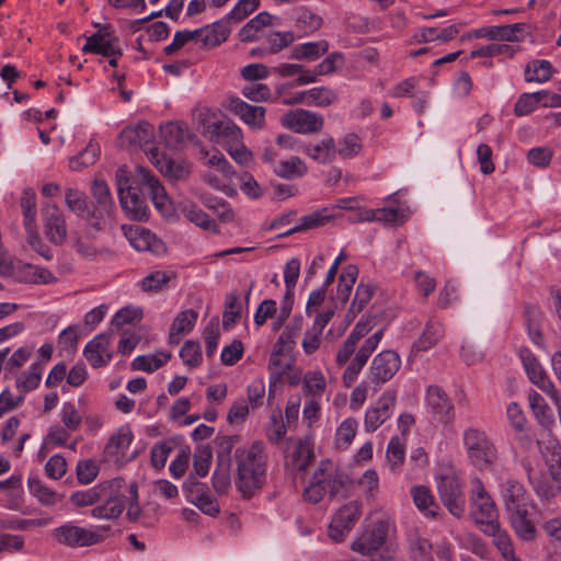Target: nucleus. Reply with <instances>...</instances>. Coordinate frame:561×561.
Wrapping results in <instances>:
<instances>
[{
  "instance_id": "nucleus-27",
  "label": "nucleus",
  "mask_w": 561,
  "mask_h": 561,
  "mask_svg": "<svg viewBox=\"0 0 561 561\" xmlns=\"http://www.w3.org/2000/svg\"><path fill=\"white\" fill-rule=\"evenodd\" d=\"M196 31H199L197 42L202 43L204 47H216L227 41L231 28L229 26V20H227L226 16L224 20L197 28Z\"/></svg>"
},
{
  "instance_id": "nucleus-48",
  "label": "nucleus",
  "mask_w": 561,
  "mask_h": 561,
  "mask_svg": "<svg viewBox=\"0 0 561 561\" xmlns=\"http://www.w3.org/2000/svg\"><path fill=\"white\" fill-rule=\"evenodd\" d=\"M325 390L327 378L321 370H309L304 374L302 391L306 396L320 400Z\"/></svg>"
},
{
  "instance_id": "nucleus-28",
  "label": "nucleus",
  "mask_w": 561,
  "mask_h": 561,
  "mask_svg": "<svg viewBox=\"0 0 561 561\" xmlns=\"http://www.w3.org/2000/svg\"><path fill=\"white\" fill-rule=\"evenodd\" d=\"M482 531L492 537L493 545L496 547L504 561H522L515 554V549L510 535L506 530L500 527L499 523L489 524L488 527L482 528Z\"/></svg>"
},
{
  "instance_id": "nucleus-60",
  "label": "nucleus",
  "mask_w": 561,
  "mask_h": 561,
  "mask_svg": "<svg viewBox=\"0 0 561 561\" xmlns=\"http://www.w3.org/2000/svg\"><path fill=\"white\" fill-rule=\"evenodd\" d=\"M231 178L232 176L224 178V175L216 170L206 171L203 175V180L206 184L228 196H233L236 194V190L231 184Z\"/></svg>"
},
{
  "instance_id": "nucleus-26",
  "label": "nucleus",
  "mask_w": 561,
  "mask_h": 561,
  "mask_svg": "<svg viewBox=\"0 0 561 561\" xmlns=\"http://www.w3.org/2000/svg\"><path fill=\"white\" fill-rule=\"evenodd\" d=\"M426 404L431 411L444 421L454 419V404L447 393L438 386H430L426 391Z\"/></svg>"
},
{
  "instance_id": "nucleus-64",
  "label": "nucleus",
  "mask_w": 561,
  "mask_h": 561,
  "mask_svg": "<svg viewBox=\"0 0 561 561\" xmlns=\"http://www.w3.org/2000/svg\"><path fill=\"white\" fill-rule=\"evenodd\" d=\"M180 357L190 368L198 367L203 362L202 348L196 341H186L180 350Z\"/></svg>"
},
{
  "instance_id": "nucleus-57",
  "label": "nucleus",
  "mask_w": 561,
  "mask_h": 561,
  "mask_svg": "<svg viewBox=\"0 0 561 561\" xmlns=\"http://www.w3.org/2000/svg\"><path fill=\"white\" fill-rule=\"evenodd\" d=\"M409 552L414 561H426L431 558L432 543L417 533H411L408 538Z\"/></svg>"
},
{
  "instance_id": "nucleus-20",
  "label": "nucleus",
  "mask_w": 561,
  "mask_h": 561,
  "mask_svg": "<svg viewBox=\"0 0 561 561\" xmlns=\"http://www.w3.org/2000/svg\"><path fill=\"white\" fill-rule=\"evenodd\" d=\"M154 138V128L147 122H139L125 127L117 138L121 148L141 147L151 142Z\"/></svg>"
},
{
  "instance_id": "nucleus-4",
  "label": "nucleus",
  "mask_w": 561,
  "mask_h": 561,
  "mask_svg": "<svg viewBox=\"0 0 561 561\" xmlns=\"http://www.w3.org/2000/svg\"><path fill=\"white\" fill-rule=\"evenodd\" d=\"M347 477L329 459L321 460L317 466L309 485L305 489V499L310 503H319L329 495L331 499L344 495Z\"/></svg>"
},
{
  "instance_id": "nucleus-41",
  "label": "nucleus",
  "mask_w": 561,
  "mask_h": 561,
  "mask_svg": "<svg viewBox=\"0 0 561 561\" xmlns=\"http://www.w3.org/2000/svg\"><path fill=\"white\" fill-rule=\"evenodd\" d=\"M83 51L100 54L107 57L113 54H121V48L117 38L107 37L99 33L88 38L83 46Z\"/></svg>"
},
{
  "instance_id": "nucleus-54",
  "label": "nucleus",
  "mask_w": 561,
  "mask_h": 561,
  "mask_svg": "<svg viewBox=\"0 0 561 561\" xmlns=\"http://www.w3.org/2000/svg\"><path fill=\"white\" fill-rule=\"evenodd\" d=\"M358 422L355 417H346L341 422L335 432V446L346 449L356 436Z\"/></svg>"
},
{
  "instance_id": "nucleus-42",
  "label": "nucleus",
  "mask_w": 561,
  "mask_h": 561,
  "mask_svg": "<svg viewBox=\"0 0 561 561\" xmlns=\"http://www.w3.org/2000/svg\"><path fill=\"white\" fill-rule=\"evenodd\" d=\"M171 358V353L168 351H158L154 354L139 355L131 362V369L153 373L164 366Z\"/></svg>"
},
{
  "instance_id": "nucleus-34",
  "label": "nucleus",
  "mask_w": 561,
  "mask_h": 561,
  "mask_svg": "<svg viewBox=\"0 0 561 561\" xmlns=\"http://www.w3.org/2000/svg\"><path fill=\"white\" fill-rule=\"evenodd\" d=\"M197 312L193 309L180 312L170 327L169 342L171 344H178L182 335H185L193 330L197 321Z\"/></svg>"
},
{
  "instance_id": "nucleus-61",
  "label": "nucleus",
  "mask_w": 561,
  "mask_h": 561,
  "mask_svg": "<svg viewBox=\"0 0 561 561\" xmlns=\"http://www.w3.org/2000/svg\"><path fill=\"white\" fill-rule=\"evenodd\" d=\"M65 203L69 210L85 219L90 208L87 205L85 194L79 190L68 188L65 194Z\"/></svg>"
},
{
  "instance_id": "nucleus-47",
  "label": "nucleus",
  "mask_w": 561,
  "mask_h": 561,
  "mask_svg": "<svg viewBox=\"0 0 561 561\" xmlns=\"http://www.w3.org/2000/svg\"><path fill=\"white\" fill-rule=\"evenodd\" d=\"M553 76V67L549 60L536 59L525 67V80L527 82L545 83Z\"/></svg>"
},
{
  "instance_id": "nucleus-15",
  "label": "nucleus",
  "mask_w": 561,
  "mask_h": 561,
  "mask_svg": "<svg viewBox=\"0 0 561 561\" xmlns=\"http://www.w3.org/2000/svg\"><path fill=\"white\" fill-rule=\"evenodd\" d=\"M362 514V504L351 501L343 505L334 515L330 526L329 536L336 542L342 541L351 531Z\"/></svg>"
},
{
  "instance_id": "nucleus-12",
  "label": "nucleus",
  "mask_w": 561,
  "mask_h": 561,
  "mask_svg": "<svg viewBox=\"0 0 561 561\" xmlns=\"http://www.w3.org/2000/svg\"><path fill=\"white\" fill-rule=\"evenodd\" d=\"M400 367L401 358L394 351H382L373 358L367 378L371 385L379 388L392 379Z\"/></svg>"
},
{
  "instance_id": "nucleus-43",
  "label": "nucleus",
  "mask_w": 561,
  "mask_h": 561,
  "mask_svg": "<svg viewBox=\"0 0 561 561\" xmlns=\"http://www.w3.org/2000/svg\"><path fill=\"white\" fill-rule=\"evenodd\" d=\"M528 402L540 425L543 427H550L554 423L552 410L540 393L535 390H530L528 393Z\"/></svg>"
},
{
  "instance_id": "nucleus-36",
  "label": "nucleus",
  "mask_w": 561,
  "mask_h": 561,
  "mask_svg": "<svg viewBox=\"0 0 561 561\" xmlns=\"http://www.w3.org/2000/svg\"><path fill=\"white\" fill-rule=\"evenodd\" d=\"M411 496L416 508L426 517H436L439 510L431 490L425 485L411 488Z\"/></svg>"
},
{
  "instance_id": "nucleus-56",
  "label": "nucleus",
  "mask_w": 561,
  "mask_h": 561,
  "mask_svg": "<svg viewBox=\"0 0 561 561\" xmlns=\"http://www.w3.org/2000/svg\"><path fill=\"white\" fill-rule=\"evenodd\" d=\"M405 459V439L402 436H393L387 446V460L391 471H397Z\"/></svg>"
},
{
  "instance_id": "nucleus-7",
  "label": "nucleus",
  "mask_w": 561,
  "mask_h": 561,
  "mask_svg": "<svg viewBox=\"0 0 561 561\" xmlns=\"http://www.w3.org/2000/svg\"><path fill=\"white\" fill-rule=\"evenodd\" d=\"M93 204L87 213V222L96 230L104 229L114 218L115 204L107 183L94 180L91 187Z\"/></svg>"
},
{
  "instance_id": "nucleus-22",
  "label": "nucleus",
  "mask_w": 561,
  "mask_h": 561,
  "mask_svg": "<svg viewBox=\"0 0 561 561\" xmlns=\"http://www.w3.org/2000/svg\"><path fill=\"white\" fill-rule=\"evenodd\" d=\"M124 234L127 238L130 245L137 251H149L152 253H159L163 243L159 240L151 231L140 226H133L129 228L123 227Z\"/></svg>"
},
{
  "instance_id": "nucleus-18",
  "label": "nucleus",
  "mask_w": 561,
  "mask_h": 561,
  "mask_svg": "<svg viewBox=\"0 0 561 561\" xmlns=\"http://www.w3.org/2000/svg\"><path fill=\"white\" fill-rule=\"evenodd\" d=\"M286 463L294 470L305 471L313 460V444L310 437L288 439Z\"/></svg>"
},
{
  "instance_id": "nucleus-40",
  "label": "nucleus",
  "mask_w": 561,
  "mask_h": 561,
  "mask_svg": "<svg viewBox=\"0 0 561 561\" xmlns=\"http://www.w3.org/2000/svg\"><path fill=\"white\" fill-rule=\"evenodd\" d=\"M507 514L513 529L520 539L528 541L535 538L536 529L528 518L527 505Z\"/></svg>"
},
{
  "instance_id": "nucleus-13",
  "label": "nucleus",
  "mask_w": 561,
  "mask_h": 561,
  "mask_svg": "<svg viewBox=\"0 0 561 561\" xmlns=\"http://www.w3.org/2000/svg\"><path fill=\"white\" fill-rule=\"evenodd\" d=\"M391 524L388 520H377L367 527L352 543V549L363 556H370L379 550L388 537Z\"/></svg>"
},
{
  "instance_id": "nucleus-35",
  "label": "nucleus",
  "mask_w": 561,
  "mask_h": 561,
  "mask_svg": "<svg viewBox=\"0 0 561 561\" xmlns=\"http://www.w3.org/2000/svg\"><path fill=\"white\" fill-rule=\"evenodd\" d=\"M273 71L280 77H296V79L288 83L289 87L305 85L317 81V73L311 70H306L298 64H280L273 68Z\"/></svg>"
},
{
  "instance_id": "nucleus-50",
  "label": "nucleus",
  "mask_w": 561,
  "mask_h": 561,
  "mask_svg": "<svg viewBox=\"0 0 561 561\" xmlns=\"http://www.w3.org/2000/svg\"><path fill=\"white\" fill-rule=\"evenodd\" d=\"M273 16L267 12H261L251 19L240 31L239 38L241 42H253L257 37V33L265 26L272 25Z\"/></svg>"
},
{
  "instance_id": "nucleus-8",
  "label": "nucleus",
  "mask_w": 561,
  "mask_h": 561,
  "mask_svg": "<svg viewBox=\"0 0 561 561\" xmlns=\"http://www.w3.org/2000/svg\"><path fill=\"white\" fill-rule=\"evenodd\" d=\"M202 133L211 141L224 144L228 148L242 141L240 127L228 119H220L209 110L199 113Z\"/></svg>"
},
{
  "instance_id": "nucleus-62",
  "label": "nucleus",
  "mask_w": 561,
  "mask_h": 561,
  "mask_svg": "<svg viewBox=\"0 0 561 561\" xmlns=\"http://www.w3.org/2000/svg\"><path fill=\"white\" fill-rule=\"evenodd\" d=\"M204 164L210 167L213 170H216L217 172L221 173L224 178L226 176H232L234 174L232 167L228 162V160L225 158V156L214 149L211 151H206L204 153Z\"/></svg>"
},
{
  "instance_id": "nucleus-37",
  "label": "nucleus",
  "mask_w": 561,
  "mask_h": 561,
  "mask_svg": "<svg viewBox=\"0 0 561 561\" xmlns=\"http://www.w3.org/2000/svg\"><path fill=\"white\" fill-rule=\"evenodd\" d=\"M295 358L291 354L272 350L268 359L270 380L277 382L293 368Z\"/></svg>"
},
{
  "instance_id": "nucleus-25",
  "label": "nucleus",
  "mask_w": 561,
  "mask_h": 561,
  "mask_svg": "<svg viewBox=\"0 0 561 561\" xmlns=\"http://www.w3.org/2000/svg\"><path fill=\"white\" fill-rule=\"evenodd\" d=\"M83 354L90 365L94 368H100L107 365L112 359L108 336L105 334L96 335L93 340L88 342Z\"/></svg>"
},
{
  "instance_id": "nucleus-24",
  "label": "nucleus",
  "mask_w": 561,
  "mask_h": 561,
  "mask_svg": "<svg viewBox=\"0 0 561 561\" xmlns=\"http://www.w3.org/2000/svg\"><path fill=\"white\" fill-rule=\"evenodd\" d=\"M185 491L187 500L203 513L214 516L219 512L217 501L211 496L204 483L186 482Z\"/></svg>"
},
{
  "instance_id": "nucleus-16",
  "label": "nucleus",
  "mask_w": 561,
  "mask_h": 561,
  "mask_svg": "<svg viewBox=\"0 0 561 561\" xmlns=\"http://www.w3.org/2000/svg\"><path fill=\"white\" fill-rule=\"evenodd\" d=\"M323 122L322 115L304 108L289 111L280 118L285 128L298 134L318 133L322 129Z\"/></svg>"
},
{
  "instance_id": "nucleus-23",
  "label": "nucleus",
  "mask_w": 561,
  "mask_h": 561,
  "mask_svg": "<svg viewBox=\"0 0 561 561\" xmlns=\"http://www.w3.org/2000/svg\"><path fill=\"white\" fill-rule=\"evenodd\" d=\"M148 156L151 163L170 179L183 180L190 175V165L183 160L169 159L161 154L158 149H151Z\"/></svg>"
},
{
  "instance_id": "nucleus-30",
  "label": "nucleus",
  "mask_w": 561,
  "mask_h": 561,
  "mask_svg": "<svg viewBox=\"0 0 561 561\" xmlns=\"http://www.w3.org/2000/svg\"><path fill=\"white\" fill-rule=\"evenodd\" d=\"M134 434L129 425H123L116 430L105 445L104 453L107 457H124L128 450Z\"/></svg>"
},
{
  "instance_id": "nucleus-32",
  "label": "nucleus",
  "mask_w": 561,
  "mask_h": 561,
  "mask_svg": "<svg viewBox=\"0 0 561 561\" xmlns=\"http://www.w3.org/2000/svg\"><path fill=\"white\" fill-rule=\"evenodd\" d=\"M122 209L125 214L135 220H146L148 218V206L134 190H127L126 193L118 195Z\"/></svg>"
},
{
  "instance_id": "nucleus-5",
  "label": "nucleus",
  "mask_w": 561,
  "mask_h": 561,
  "mask_svg": "<svg viewBox=\"0 0 561 561\" xmlns=\"http://www.w3.org/2000/svg\"><path fill=\"white\" fill-rule=\"evenodd\" d=\"M462 444L468 461L479 470L491 468L499 458V451L485 431L470 426L462 433Z\"/></svg>"
},
{
  "instance_id": "nucleus-9",
  "label": "nucleus",
  "mask_w": 561,
  "mask_h": 561,
  "mask_svg": "<svg viewBox=\"0 0 561 561\" xmlns=\"http://www.w3.org/2000/svg\"><path fill=\"white\" fill-rule=\"evenodd\" d=\"M470 511L473 519L480 526L481 530L483 527H488L489 524L499 523L495 503L485 491V488L479 478L471 480Z\"/></svg>"
},
{
  "instance_id": "nucleus-6",
  "label": "nucleus",
  "mask_w": 561,
  "mask_h": 561,
  "mask_svg": "<svg viewBox=\"0 0 561 561\" xmlns=\"http://www.w3.org/2000/svg\"><path fill=\"white\" fill-rule=\"evenodd\" d=\"M435 482L439 497L451 515L460 518L465 513V499L457 469L451 463L438 465Z\"/></svg>"
},
{
  "instance_id": "nucleus-2",
  "label": "nucleus",
  "mask_w": 561,
  "mask_h": 561,
  "mask_svg": "<svg viewBox=\"0 0 561 561\" xmlns=\"http://www.w3.org/2000/svg\"><path fill=\"white\" fill-rule=\"evenodd\" d=\"M234 457L237 463L236 485L244 497H250L264 485L266 480L265 445L261 440H255L247 447L238 448Z\"/></svg>"
},
{
  "instance_id": "nucleus-55",
  "label": "nucleus",
  "mask_w": 561,
  "mask_h": 561,
  "mask_svg": "<svg viewBox=\"0 0 561 561\" xmlns=\"http://www.w3.org/2000/svg\"><path fill=\"white\" fill-rule=\"evenodd\" d=\"M100 146L98 142L90 140L87 147L76 157L69 160V167L72 171H80L83 168L95 163L100 156Z\"/></svg>"
},
{
  "instance_id": "nucleus-31",
  "label": "nucleus",
  "mask_w": 561,
  "mask_h": 561,
  "mask_svg": "<svg viewBox=\"0 0 561 561\" xmlns=\"http://www.w3.org/2000/svg\"><path fill=\"white\" fill-rule=\"evenodd\" d=\"M302 152L318 163H330L336 156L335 141L332 137H325L316 144H306Z\"/></svg>"
},
{
  "instance_id": "nucleus-3",
  "label": "nucleus",
  "mask_w": 561,
  "mask_h": 561,
  "mask_svg": "<svg viewBox=\"0 0 561 561\" xmlns=\"http://www.w3.org/2000/svg\"><path fill=\"white\" fill-rule=\"evenodd\" d=\"M121 485L123 486L122 478L105 481L88 490L73 492L70 502L78 507H82L104 501L102 505L92 510L93 517L100 519L117 518L124 511V504L114 494V491L118 490Z\"/></svg>"
},
{
  "instance_id": "nucleus-19",
  "label": "nucleus",
  "mask_w": 561,
  "mask_h": 561,
  "mask_svg": "<svg viewBox=\"0 0 561 561\" xmlns=\"http://www.w3.org/2000/svg\"><path fill=\"white\" fill-rule=\"evenodd\" d=\"M229 110L253 130H261L265 126L266 108L263 106L251 105L236 98L230 100Z\"/></svg>"
},
{
  "instance_id": "nucleus-21",
  "label": "nucleus",
  "mask_w": 561,
  "mask_h": 561,
  "mask_svg": "<svg viewBox=\"0 0 561 561\" xmlns=\"http://www.w3.org/2000/svg\"><path fill=\"white\" fill-rule=\"evenodd\" d=\"M45 233L50 242L62 244L67 237L66 219L61 209L56 205H46L44 208Z\"/></svg>"
},
{
  "instance_id": "nucleus-52",
  "label": "nucleus",
  "mask_w": 561,
  "mask_h": 561,
  "mask_svg": "<svg viewBox=\"0 0 561 561\" xmlns=\"http://www.w3.org/2000/svg\"><path fill=\"white\" fill-rule=\"evenodd\" d=\"M43 370L44 366L42 363H33L27 370L18 377V389L22 392H28L36 389L41 382Z\"/></svg>"
},
{
  "instance_id": "nucleus-33",
  "label": "nucleus",
  "mask_w": 561,
  "mask_h": 561,
  "mask_svg": "<svg viewBox=\"0 0 561 561\" xmlns=\"http://www.w3.org/2000/svg\"><path fill=\"white\" fill-rule=\"evenodd\" d=\"M443 336V324L436 319H430L421 336L413 343L412 352H425L436 345Z\"/></svg>"
},
{
  "instance_id": "nucleus-59",
  "label": "nucleus",
  "mask_w": 561,
  "mask_h": 561,
  "mask_svg": "<svg viewBox=\"0 0 561 561\" xmlns=\"http://www.w3.org/2000/svg\"><path fill=\"white\" fill-rule=\"evenodd\" d=\"M329 49V45L325 41L309 42L295 47L293 57L296 59H317L319 56L325 54Z\"/></svg>"
},
{
  "instance_id": "nucleus-17",
  "label": "nucleus",
  "mask_w": 561,
  "mask_h": 561,
  "mask_svg": "<svg viewBox=\"0 0 561 561\" xmlns=\"http://www.w3.org/2000/svg\"><path fill=\"white\" fill-rule=\"evenodd\" d=\"M396 392L388 390L383 392L381 397L366 410L364 428L367 433L375 432L391 417L396 407Z\"/></svg>"
},
{
  "instance_id": "nucleus-46",
  "label": "nucleus",
  "mask_w": 561,
  "mask_h": 561,
  "mask_svg": "<svg viewBox=\"0 0 561 561\" xmlns=\"http://www.w3.org/2000/svg\"><path fill=\"white\" fill-rule=\"evenodd\" d=\"M161 135L165 145L178 149L190 139L188 128L181 123H168L161 126Z\"/></svg>"
},
{
  "instance_id": "nucleus-49",
  "label": "nucleus",
  "mask_w": 561,
  "mask_h": 561,
  "mask_svg": "<svg viewBox=\"0 0 561 561\" xmlns=\"http://www.w3.org/2000/svg\"><path fill=\"white\" fill-rule=\"evenodd\" d=\"M333 216L329 214L328 209H321L306 215L299 219L298 225L287 230L284 236H290L296 232L314 229L324 226Z\"/></svg>"
},
{
  "instance_id": "nucleus-39",
  "label": "nucleus",
  "mask_w": 561,
  "mask_h": 561,
  "mask_svg": "<svg viewBox=\"0 0 561 561\" xmlns=\"http://www.w3.org/2000/svg\"><path fill=\"white\" fill-rule=\"evenodd\" d=\"M403 211L397 208H378V209H362L359 216L355 219L358 222L364 221H380L383 224H398L405 220Z\"/></svg>"
},
{
  "instance_id": "nucleus-11",
  "label": "nucleus",
  "mask_w": 561,
  "mask_h": 561,
  "mask_svg": "<svg viewBox=\"0 0 561 561\" xmlns=\"http://www.w3.org/2000/svg\"><path fill=\"white\" fill-rule=\"evenodd\" d=\"M54 539L71 548L88 547L101 540L100 533L93 528L81 527L73 523H66L53 530Z\"/></svg>"
},
{
  "instance_id": "nucleus-44",
  "label": "nucleus",
  "mask_w": 561,
  "mask_h": 561,
  "mask_svg": "<svg viewBox=\"0 0 561 561\" xmlns=\"http://www.w3.org/2000/svg\"><path fill=\"white\" fill-rule=\"evenodd\" d=\"M503 497L507 513L527 505L526 491L517 481H507L503 485Z\"/></svg>"
},
{
  "instance_id": "nucleus-10",
  "label": "nucleus",
  "mask_w": 561,
  "mask_h": 561,
  "mask_svg": "<svg viewBox=\"0 0 561 561\" xmlns=\"http://www.w3.org/2000/svg\"><path fill=\"white\" fill-rule=\"evenodd\" d=\"M519 358L531 383L550 397L552 402H558L561 394L538 358L528 348L519 350Z\"/></svg>"
},
{
  "instance_id": "nucleus-63",
  "label": "nucleus",
  "mask_w": 561,
  "mask_h": 561,
  "mask_svg": "<svg viewBox=\"0 0 561 561\" xmlns=\"http://www.w3.org/2000/svg\"><path fill=\"white\" fill-rule=\"evenodd\" d=\"M183 214L191 222L205 230H214L216 227L215 221L203 209L194 204L185 205Z\"/></svg>"
},
{
  "instance_id": "nucleus-38",
  "label": "nucleus",
  "mask_w": 561,
  "mask_h": 561,
  "mask_svg": "<svg viewBox=\"0 0 561 561\" xmlns=\"http://www.w3.org/2000/svg\"><path fill=\"white\" fill-rule=\"evenodd\" d=\"M114 494L123 501L124 508L127 507V517L130 520H137L140 515L137 483H126L123 479V486L121 485L118 490H115Z\"/></svg>"
},
{
  "instance_id": "nucleus-14",
  "label": "nucleus",
  "mask_w": 561,
  "mask_h": 561,
  "mask_svg": "<svg viewBox=\"0 0 561 561\" xmlns=\"http://www.w3.org/2000/svg\"><path fill=\"white\" fill-rule=\"evenodd\" d=\"M136 176L138 182L147 187L150 198L157 210L163 216L169 217L173 213V205L168 196L165 188L161 185L159 180L153 176L145 167L138 165L136 168Z\"/></svg>"
},
{
  "instance_id": "nucleus-29",
  "label": "nucleus",
  "mask_w": 561,
  "mask_h": 561,
  "mask_svg": "<svg viewBox=\"0 0 561 561\" xmlns=\"http://www.w3.org/2000/svg\"><path fill=\"white\" fill-rule=\"evenodd\" d=\"M524 30V24L515 23L510 25H493L478 28L473 32L477 38H488L500 42L518 41V33Z\"/></svg>"
},
{
  "instance_id": "nucleus-53",
  "label": "nucleus",
  "mask_w": 561,
  "mask_h": 561,
  "mask_svg": "<svg viewBox=\"0 0 561 561\" xmlns=\"http://www.w3.org/2000/svg\"><path fill=\"white\" fill-rule=\"evenodd\" d=\"M307 105L327 107L337 101V93L329 87H316L305 91Z\"/></svg>"
},
{
  "instance_id": "nucleus-51",
  "label": "nucleus",
  "mask_w": 561,
  "mask_h": 561,
  "mask_svg": "<svg viewBox=\"0 0 561 561\" xmlns=\"http://www.w3.org/2000/svg\"><path fill=\"white\" fill-rule=\"evenodd\" d=\"M27 486L31 494L45 506H53L60 500V496L55 491L46 486L38 478L30 477L27 480Z\"/></svg>"
},
{
  "instance_id": "nucleus-45",
  "label": "nucleus",
  "mask_w": 561,
  "mask_h": 561,
  "mask_svg": "<svg viewBox=\"0 0 561 561\" xmlns=\"http://www.w3.org/2000/svg\"><path fill=\"white\" fill-rule=\"evenodd\" d=\"M308 172V167L299 157H290L274 165V173L283 179L293 180L302 178Z\"/></svg>"
},
{
  "instance_id": "nucleus-1",
  "label": "nucleus",
  "mask_w": 561,
  "mask_h": 561,
  "mask_svg": "<svg viewBox=\"0 0 561 561\" xmlns=\"http://www.w3.org/2000/svg\"><path fill=\"white\" fill-rule=\"evenodd\" d=\"M370 331V321L360 319L336 353L335 363L339 367H343L350 362L342 375V382L347 388L357 380L383 336L382 329L367 336Z\"/></svg>"
},
{
  "instance_id": "nucleus-58",
  "label": "nucleus",
  "mask_w": 561,
  "mask_h": 561,
  "mask_svg": "<svg viewBox=\"0 0 561 561\" xmlns=\"http://www.w3.org/2000/svg\"><path fill=\"white\" fill-rule=\"evenodd\" d=\"M358 275V270L355 265L346 266L339 277L337 284V299L346 301L352 293L353 286Z\"/></svg>"
}]
</instances>
